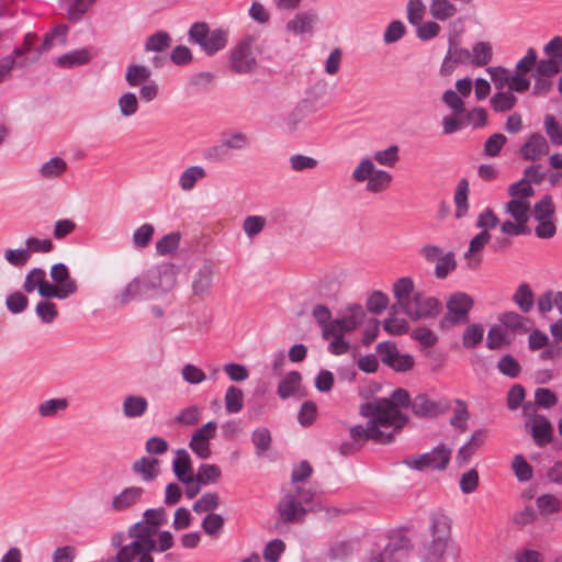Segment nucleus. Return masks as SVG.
<instances>
[{
	"label": "nucleus",
	"instance_id": "nucleus-1",
	"mask_svg": "<svg viewBox=\"0 0 562 562\" xmlns=\"http://www.w3.org/2000/svg\"><path fill=\"white\" fill-rule=\"evenodd\" d=\"M412 398L407 390L397 387L390 397L374 398L360 406V414L370 418L366 427L356 425L350 428V437L356 442L372 440L375 443L393 442L395 435L408 423L401 407H411Z\"/></svg>",
	"mask_w": 562,
	"mask_h": 562
},
{
	"label": "nucleus",
	"instance_id": "nucleus-2",
	"mask_svg": "<svg viewBox=\"0 0 562 562\" xmlns=\"http://www.w3.org/2000/svg\"><path fill=\"white\" fill-rule=\"evenodd\" d=\"M176 282L177 276L172 266L153 267L131 280L113 301L116 307H123L135 300H156L169 293Z\"/></svg>",
	"mask_w": 562,
	"mask_h": 562
},
{
	"label": "nucleus",
	"instance_id": "nucleus-3",
	"mask_svg": "<svg viewBox=\"0 0 562 562\" xmlns=\"http://www.w3.org/2000/svg\"><path fill=\"white\" fill-rule=\"evenodd\" d=\"M158 531L145 520L128 527L127 537L133 541L125 544L115 555L116 562H154L151 553L157 549L154 537Z\"/></svg>",
	"mask_w": 562,
	"mask_h": 562
},
{
	"label": "nucleus",
	"instance_id": "nucleus-4",
	"mask_svg": "<svg viewBox=\"0 0 562 562\" xmlns=\"http://www.w3.org/2000/svg\"><path fill=\"white\" fill-rule=\"evenodd\" d=\"M191 44L199 45L209 56L216 54L227 45V32L222 29L210 30L205 22H195L188 32Z\"/></svg>",
	"mask_w": 562,
	"mask_h": 562
},
{
	"label": "nucleus",
	"instance_id": "nucleus-5",
	"mask_svg": "<svg viewBox=\"0 0 562 562\" xmlns=\"http://www.w3.org/2000/svg\"><path fill=\"white\" fill-rule=\"evenodd\" d=\"M474 306V300L464 292L451 294L446 303L447 313L440 319L442 330L469 323V313Z\"/></svg>",
	"mask_w": 562,
	"mask_h": 562
},
{
	"label": "nucleus",
	"instance_id": "nucleus-6",
	"mask_svg": "<svg viewBox=\"0 0 562 562\" xmlns=\"http://www.w3.org/2000/svg\"><path fill=\"white\" fill-rule=\"evenodd\" d=\"M451 459V449L440 443L436 446L430 452L415 454L406 458L403 463L411 469L417 471H425L434 469L442 471L447 469Z\"/></svg>",
	"mask_w": 562,
	"mask_h": 562
},
{
	"label": "nucleus",
	"instance_id": "nucleus-7",
	"mask_svg": "<svg viewBox=\"0 0 562 562\" xmlns=\"http://www.w3.org/2000/svg\"><path fill=\"white\" fill-rule=\"evenodd\" d=\"M254 42L252 36H246L231 50L229 66L234 72L249 74L257 68V60L252 52Z\"/></svg>",
	"mask_w": 562,
	"mask_h": 562
},
{
	"label": "nucleus",
	"instance_id": "nucleus-8",
	"mask_svg": "<svg viewBox=\"0 0 562 562\" xmlns=\"http://www.w3.org/2000/svg\"><path fill=\"white\" fill-rule=\"evenodd\" d=\"M432 541L427 548V562H440L450 536V526L446 516L434 517L431 522Z\"/></svg>",
	"mask_w": 562,
	"mask_h": 562
},
{
	"label": "nucleus",
	"instance_id": "nucleus-9",
	"mask_svg": "<svg viewBox=\"0 0 562 562\" xmlns=\"http://www.w3.org/2000/svg\"><path fill=\"white\" fill-rule=\"evenodd\" d=\"M375 350L382 363L396 372H407L414 367L413 356L401 353L397 346L392 341L379 342Z\"/></svg>",
	"mask_w": 562,
	"mask_h": 562
},
{
	"label": "nucleus",
	"instance_id": "nucleus-10",
	"mask_svg": "<svg viewBox=\"0 0 562 562\" xmlns=\"http://www.w3.org/2000/svg\"><path fill=\"white\" fill-rule=\"evenodd\" d=\"M409 304V319L414 322L435 318L442 312V304L437 297L425 296L420 292L414 293Z\"/></svg>",
	"mask_w": 562,
	"mask_h": 562
},
{
	"label": "nucleus",
	"instance_id": "nucleus-11",
	"mask_svg": "<svg viewBox=\"0 0 562 562\" xmlns=\"http://www.w3.org/2000/svg\"><path fill=\"white\" fill-rule=\"evenodd\" d=\"M451 407V402L447 398L432 401L425 393L416 395L412 400L411 409L417 417L435 418L448 412Z\"/></svg>",
	"mask_w": 562,
	"mask_h": 562
},
{
	"label": "nucleus",
	"instance_id": "nucleus-12",
	"mask_svg": "<svg viewBox=\"0 0 562 562\" xmlns=\"http://www.w3.org/2000/svg\"><path fill=\"white\" fill-rule=\"evenodd\" d=\"M277 510L282 524H301L308 508L302 506L293 493H285L279 501Z\"/></svg>",
	"mask_w": 562,
	"mask_h": 562
},
{
	"label": "nucleus",
	"instance_id": "nucleus-13",
	"mask_svg": "<svg viewBox=\"0 0 562 562\" xmlns=\"http://www.w3.org/2000/svg\"><path fill=\"white\" fill-rule=\"evenodd\" d=\"M216 429V422L211 420L193 432L189 447L200 459L210 458L211 448L209 441L215 437Z\"/></svg>",
	"mask_w": 562,
	"mask_h": 562
},
{
	"label": "nucleus",
	"instance_id": "nucleus-14",
	"mask_svg": "<svg viewBox=\"0 0 562 562\" xmlns=\"http://www.w3.org/2000/svg\"><path fill=\"white\" fill-rule=\"evenodd\" d=\"M469 63H471L470 50L459 47L457 41L450 37L448 50L440 67V74L442 76H450L454 71L457 65H467Z\"/></svg>",
	"mask_w": 562,
	"mask_h": 562
},
{
	"label": "nucleus",
	"instance_id": "nucleus-15",
	"mask_svg": "<svg viewBox=\"0 0 562 562\" xmlns=\"http://www.w3.org/2000/svg\"><path fill=\"white\" fill-rule=\"evenodd\" d=\"M144 494L140 486H127L112 497L110 508L114 513L127 512L142 501Z\"/></svg>",
	"mask_w": 562,
	"mask_h": 562
},
{
	"label": "nucleus",
	"instance_id": "nucleus-16",
	"mask_svg": "<svg viewBox=\"0 0 562 562\" xmlns=\"http://www.w3.org/2000/svg\"><path fill=\"white\" fill-rule=\"evenodd\" d=\"M550 145L540 133H532L528 140L520 147L519 153L525 160L535 161L541 156L548 155Z\"/></svg>",
	"mask_w": 562,
	"mask_h": 562
},
{
	"label": "nucleus",
	"instance_id": "nucleus-17",
	"mask_svg": "<svg viewBox=\"0 0 562 562\" xmlns=\"http://www.w3.org/2000/svg\"><path fill=\"white\" fill-rule=\"evenodd\" d=\"M407 557V547L404 544L403 538L390 542L384 550L366 562H404Z\"/></svg>",
	"mask_w": 562,
	"mask_h": 562
},
{
	"label": "nucleus",
	"instance_id": "nucleus-18",
	"mask_svg": "<svg viewBox=\"0 0 562 562\" xmlns=\"http://www.w3.org/2000/svg\"><path fill=\"white\" fill-rule=\"evenodd\" d=\"M176 458L172 461V472L179 482L192 480L193 467L189 452L186 449H177Z\"/></svg>",
	"mask_w": 562,
	"mask_h": 562
},
{
	"label": "nucleus",
	"instance_id": "nucleus-19",
	"mask_svg": "<svg viewBox=\"0 0 562 562\" xmlns=\"http://www.w3.org/2000/svg\"><path fill=\"white\" fill-rule=\"evenodd\" d=\"M498 322L505 327L510 334L522 335L530 329L531 322L521 316L516 312H505L498 316Z\"/></svg>",
	"mask_w": 562,
	"mask_h": 562
},
{
	"label": "nucleus",
	"instance_id": "nucleus-20",
	"mask_svg": "<svg viewBox=\"0 0 562 562\" xmlns=\"http://www.w3.org/2000/svg\"><path fill=\"white\" fill-rule=\"evenodd\" d=\"M531 435L536 445L542 447L552 440L553 427L543 415H535L531 425Z\"/></svg>",
	"mask_w": 562,
	"mask_h": 562
},
{
	"label": "nucleus",
	"instance_id": "nucleus-21",
	"mask_svg": "<svg viewBox=\"0 0 562 562\" xmlns=\"http://www.w3.org/2000/svg\"><path fill=\"white\" fill-rule=\"evenodd\" d=\"M148 409V401L142 395L128 394L124 397L122 404L123 415L126 418H139Z\"/></svg>",
	"mask_w": 562,
	"mask_h": 562
},
{
	"label": "nucleus",
	"instance_id": "nucleus-22",
	"mask_svg": "<svg viewBox=\"0 0 562 562\" xmlns=\"http://www.w3.org/2000/svg\"><path fill=\"white\" fill-rule=\"evenodd\" d=\"M316 21V14L311 12H300L286 22L285 29L295 35L310 33L312 32Z\"/></svg>",
	"mask_w": 562,
	"mask_h": 562
},
{
	"label": "nucleus",
	"instance_id": "nucleus-23",
	"mask_svg": "<svg viewBox=\"0 0 562 562\" xmlns=\"http://www.w3.org/2000/svg\"><path fill=\"white\" fill-rule=\"evenodd\" d=\"M514 339V335L510 334L503 325H493L487 333L486 346L491 350L499 349L503 346H509Z\"/></svg>",
	"mask_w": 562,
	"mask_h": 562
},
{
	"label": "nucleus",
	"instance_id": "nucleus-24",
	"mask_svg": "<svg viewBox=\"0 0 562 562\" xmlns=\"http://www.w3.org/2000/svg\"><path fill=\"white\" fill-rule=\"evenodd\" d=\"M92 56L89 48L75 49L59 56L56 59V65L64 68H74L88 64Z\"/></svg>",
	"mask_w": 562,
	"mask_h": 562
},
{
	"label": "nucleus",
	"instance_id": "nucleus-25",
	"mask_svg": "<svg viewBox=\"0 0 562 562\" xmlns=\"http://www.w3.org/2000/svg\"><path fill=\"white\" fill-rule=\"evenodd\" d=\"M159 465L158 459H150L143 457L137 459L133 465L132 470L139 474L145 482H150L155 480L158 475L157 467Z\"/></svg>",
	"mask_w": 562,
	"mask_h": 562
},
{
	"label": "nucleus",
	"instance_id": "nucleus-26",
	"mask_svg": "<svg viewBox=\"0 0 562 562\" xmlns=\"http://www.w3.org/2000/svg\"><path fill=\"white\" fill-rule=\"evenodd\" d=\"M213 272L210 267L204 266L200 269L192 280V293L202 297L206 295L211 289Z\"/></svg>",
	"mask_w": 562,
	"mask_h": 562
},
{
	"label": "nucleus",
	"instance_id": "nucleus-27",
	"mask_svg": "<svg viewBox=\"0 0 562 562\" xmlns=\"http://www.w3.org/2000/svg\"><path fill=\"white\" fill-rule=\"evenodd\" d=\"M38 294L45 299H58L66 300L74 294V285L65 284L64 286H58L57 284L49 283L46 279L43 281L41 286L37 290Z\"/></svg>",
	"mask_w": 562,
	"mask_h": 562
},
{
	"label": "nucleus",
	"instance_id": "nucleus-28",
	"mask_svg": "<svg viewBox=\"0 0 562 562\" xmlns=\"http://www.w3.org/2000/svg\"><path fill=\"white\" fill-rule=\"evenodd\" d=\"M301 381L302 375L299 371L288 372L285 376L279 382L278 395L283 400L293 396L299 390Z\"/></svg>",
	"mask_w": 562,
	"mask_h": 562
},
{
	"label": "nucleus",
	"instance_id": "nucleus-29",
	"mask_svg": "<svg viewBox=\"0 0 562 562\" xmlns=\"http://www.w3.org/2000/svg\"><path fill=\"white\" fill-rule=\"evenodd\" d=\"M537 305L541 315L549 313L553 307H557L562 314V291H546L538 297Z\"/></svg>",
	"mask_w": 562,
	"mask_h": 562
},
{
	"label": "nucleus",
	"instance_id": "nucleus-30",
	"mask_svg": "<svg viewBox=\"0 0 562 562\" xmlns=\"http://www.w3.org/2000/svg\"><path fill=\"white\" fill-rule=\"evenodd\" d=\"M513 301L522 313H529L535 305V294L530 285L528 283L519 284L513 295Z\"/></svg>",
	"mask_w": 562,
	"mask_h": 562
},
{
	"label": "nucleus",
	"instance_id": "nucleus-31",
	"mask_svg": "<svg viewBox=\"0 0 562 562\" xmlns=\"http://www.w3.org/2000/svg\"><path fill=\"white\" fill-rule=\"evenodd\" d=\"M206 177V171L201 166H191L182 171L179 177V186L183 191H191L196 182Z\"/></svg>",
	"mask_w": 562,
	"mask_h": 562
},
{
	"label": "nucleus",
	"instance_id": "nucleus-32",
	"mask_svg": "<svg viewBox=\"0 0 562 562\" xmlns=\"http://www.w3.org/2000/svg\"><path fill=\"white\" fill-rule=\"evenodd\" d=\"M468 195H469V182L465 178H462L459 181L456 193H454L456 217L457 218H462L468 213V210H469Z\"/></svg>",
	"mask_w": 562,
	"mask_h": 562
},
{
	"label": "nucleus",
	"instance_id": "nucleus-33",
	"mask_svg": "<svg viewBox=\"0 0 562 562\" xmlns=\"http://www.w3.org/2000/svg\"><path fill=\"white\" fill-rule=\"evenodd\" d=\"M562 71V56H552L548 59H541L537 63L533 77L550 78Z\"/></svg>",
	"mask_w": 562,
	"mask_h": 562
},
{
	"label": "nucleus",
	"instance_id": "nucleus-34",
	"mask_svg": "<svg viewBox=\"0 0 562 562\" xmlns=\"http://www.w3.org/2000/svg\"><path fill=\"white\" fill-rule=\"evenodd\" d=\"M151 76V71L144 65H130L125 72V80L130 87H138L146 82Z\"/></svg>",
	"mask_w": 562,
	"mask_h": 562
},
{
	"label": "nucleus",
	"instance_id": "nucleus-35",
	"mask_svg": "<svg viewBox=\"0 0 562 562\" xmlns=\"http://www.w3.org/2000/svg\"><path fill=\"white\" fill-rule=\"evenodd\" d=\"M493 56V49L487 42H477L472 47L471 64L477 67L486 66Z\"/></svg>",
	"mask_w": 562,
	"mask_h": 562
},
{
	"label": "nucleus",
	"instance_id": "nucleus-36",
	"mask_svg": "<svg viewBox=\"0 0 562 562\" xmlns=\"http://www.w3.org/2000/svg\"><path fill=\"white\" fill-rule=\"evenodd\" d=\"M172 38L166 31H158L147 37L145 42L146 52H165L171 46Z\"/></svg>",
	"mask_w": 562,
	"mask_h": 562
},
{
	"label": "nucleus",
	"instance_id": "nucleus-37",
	"mask_svg": "<svg viewBox=\"0 0 562 562\" xmlns=\"http://www.w3.org/2000/svg\"><path fill=\"white\" fill-rule=\"evenodd\" d=\"M392 181V175L385 170H376L367 182V191L381 193L385 191Z\"/></svg>",
	"mask_w": 562,
	"mask_h": 562
},
{
	"label": "nucleus",
	"instance_id": "nucleus-38",
	"mask_svg": "<svg viewBox=\"0 0 562 562\" xmlns=\"http://www.w3.org/2000/svg\"><path fill=\"white\" fill-rule=\"evenodd\" d=\"M69 402L67 398H49L42 402L38 407V414L41 417H53L59 412H64L68 408Z\"/></svg>",
	"mask_w": 562,
	"mask_h": 562
},
{
	"label": "nucleus",
	"instance_id": "nucleus-39",
	"mask_svg": "<svg viewBox=\"0 0 562 562\" xmlns=\"http://www.w3.org/2000/svg\"><path fill=\"white\" fill-rule=\"evenodd\" d=\"M67 170V162L60 157H53L42 165L40 173L45 179L60 177Z\"/></svg>",
	"mask_w": 562,
	"mask_h": 562
},
{
	"label": "nucleus",
	"instance_id": "nucleus-40",
	"mask_svg": "<svg viewBox=\"0 0 562 562\" xmlns=\"http://www.w3.org/2000/svg\"><path fill=\"white\" fill-rule=\"evenodd\" d=\"M457 13V8L449 0H431L430 14L439 21L448 20Z\"/></svg>",
	"mask_w": 562,
	"mask_h": 562
},
{
	"label": "nucleus",
	"instance_id": "nucleus-41",
	"mask_svg": "<svg viewBox=\"0 0 562 562\" xmlns=\"http://www.w3.org/2000/svg\"><path fill=\"white\" fill-rule=\"evenodd\" d=\"M225 408L228 414H236L243 409L244 393L240 389L231 385L225 393Z\"/></svg>",
	"mask_w": 562,
	"mask_h": 562
},
{
	"label": "nucleus",
	"instance_id": "nucleus-42",
	"mask_svg": "<svg viewBox=\"0 0 562 562\" xmlns=\"http://www.w3.org/2000/svg\"><path fill=\"white\" fill-rule=\"evenodd\" d=\"M251 441L256 449V454L258 457L263 456L271 446V434L267 427H259L254 430L251 435Z\"/></svg>",
	"mask_w": 562,
	"mask_h": 562
},
{
	"label": "nucleus",
	"instance_id": "nucleus-43",
	"mask_svg": "<svg viewBox=\"0 0 562 562\" xmlns=\"http://www.w3.org/2000/svg\"><path fill=\"white\" fill-rule=\"evenodd\" d=\"M221 142L225 149L241 150L250 145L249 137L243 132L228 133L225 132L222 135Z\"/></svg>",
	"mask_w": 562,
	"mask_h": 562
},
{
	"label": "nucleus",
	"instance_id": "nucleus-44",
	"mask_svg": "<svg viewBox=\"0 0 562 562\" xmlns=\"http://www.w3.org/2000/svg\"><path fill=\"white\" fill-rule=\"evenodd\" d=\"M50 278L58 286H64L65 284H72L74 294L78 290L76 280L70 277L68 268L63 262H58L52 266Z\"/></svg>",
	"mask_w": 562,
	"mask_h": 562
},
{
	"label": "nucleus",
	"instance_id": "nucleus-45",
	"mask_svg": "<svg viewBox=\"0 0 562 562\" xmlns=\"http://www.w3.org/2000/svg\"><path fill=\"white\" fill-rule=\"evenodd\" d=\"M539 514L549 516L562 509L561 501L553 494H543L537 498Z\"/></svg>",
	"mask_w": 562,
	"mask_h": 562
},
{
	"label": "nucleus",
	"instance_id": "nucleus-46",
	"mask_svg": "<svg viewBox=\"0 0 562 562\" xmlns=\"http://www.w3.org/2000/svg\"><path fill=\"white\" fill-rule=\"evenodd\" d=\"M491 105L495 112H507L510 111L517 102V98L509 91L496 92L490 100Z\"/></svg>",
	"mask_w": 562,
	"mask_h": 562
},
{
	"label": "nucleus",
	"instance_id": "nucleus-47",
	"mask_svg": "<svg viewBox=\"0 0 562 562\" xmlns=\"http://www.w3.org/2000/svg\"><path fill=\"white\" fill-rule=\"evenodd\" d=\"M414 281L411 277H402L393 284V295L396 300L411 301L414 295Z\"/></svg>",
	"mask_w": 562,
	"mask_h": 562
},
{
	"label": "nucleus",
	"instance_id": "nucleus-48",
	"mask_svg": "<svg viewBox=\"0 0 562 562\" xmlns=\"http://www.w3.org/2000/svg\"><path fill=\"white\" fill-rule=\"evenodd\" d=\"M484 336V327L482 324L474 323L469 325L462 336V345L467 349L476 347Z\"/></svg>",
	"mask_w": 562,
	"mask_h": 562
},
{
	"label": "nucleus",
	"instance_id": "nucleus-49",
	"mask_svg": "<svg viewBox=\"0 0 562 562\" xmlns=\"http://www.w3.org/2000/svg\"><path fill=\"white\" fill-rule=\"evenodd\" d=\"M181 235L179 232L170 233L161 237L156 243V251L160 256H166L175 252L180 244Z\"/></svg>",
	"mask_w": 562,
	"mask_h": 562
},
{
	"label": "nucleus",
	"instance_id": "nucleus-50",
	"mask_svg": "<svg viewBox=\"0 0 562 562\" xmlns=\"http://www.w3.org/2000/svg\"><path fill=\"white\" fill-rule=\"evenodd\" d=\"M530 203L527 200L513 199L506 205V211L516 222H528Z\"/></svg>",
	"mask_w": 562,
	"mask_h": 562
},
{
	"label": "nucleus",
	"instance_id": "nucleus-51",
	"mask_svg": "<svg viewBox=\"0 0 562 562\" xmlns=\"http://www.w3.org/2000/svg\"><path fill=\"white\" fill-rule=\"evenodd\" d=\"M220 505V496L215 492H207L201 496L196 502H194L192 509L196 514L202 513H212Z\"/></svg>",
	"mask_w": 562,
	"mask_h": 562
},
{
	"label": "nucleus",
	"instance_id": "nucleus-52",
	"mask_svg": "<svg viewBox=\"0 0 562 562\" xmlns=\"http://www.w3.org/2000/svg\"><path fill=\"white\" fill-rule=\"evenodd\" d=\"M221 469L216 464L203 463L199 467L198 473L194 477L203 485L215 483L221 477Z\"/></svg>",
	"mask_w": 562,
	"mask_h": 562
},
{
	"label": "nucleus",
	"instance_id": "nucleus-53",
	"mask_svg": "<svg viewBox=\"0 0 562 562\" xmlns=\"http://www.w3.org/2000/svg\"><path fill=\"white\" fill-rule=\"evenodd\" d=\"M543 126L550 142L555 146H562V126L552 114L544 116Z\"/></svg>",
	"mask_w": 562,
	"mask_h": 562
},
{
	"label": "nucleus",
	"instance_id": "nucleus-54",
	"mask_svg": "<svg viewBox=\"0 0 562 562\" xmlns=\"http://www.w3.org/2000/svg\"><path fill=\"white\" fill-rule=\"evenodd\" d=\"M457 268V261L454 258V254L449 251L445 255H441L437 259L435 276L438 279H446L447 276Z\"/></svg>",
	"mask_w": 562,
	"mask_h": 562
},
{
	"label": "nucleus",
	"instance_id": "nucleus-55",
	"mask_svg": "<svg viewBox=\"0 0 562 562\" xmlns=\"http://www.w3.org/2000/svg\"><path fill=\"white\" fill-rule=\"evenodd\" d=\"M117 106L120 109V113L123 115V116H132L134 115L138 109H139V103H138V99L136 97L135 93L133 92H125L123 93L119 100H117Z\"/></svg>",
	"mask_w": 562,
	"mask_h": 562
},
{
	"label": "nucleus",
	"instance_id": "nucleus-56",
	"mask_svg": "<svg viewBox=\"0 0 562 562\" xmlns=\"http://www.w3.org/2000/svg\"><path fill=\"white\" fill-rule=\"evenodd\" d=\"M499 372L508 378L515 379L521 372L519 362L512 356L505 355L497 362Z\"/></svg>",
	"mask_w": 562,
	"mask_h": 562
},
{
	"label": "nucleus",
	"instance_id": "nucleus-57",
	"mask_svg": "<svg viewBox=\"0 0 562 562\" xmlns=\"http://www.w3.org/2000/svg\"><path fill=\"white\" fill-rule=\"evenodd\" d=\"M389 304V296L382 291H374L367 300V308L374 315H379L385 311Z\"/></svg>",
	"mask_w": 562,
	"mask_h": 562
},
{
	"label": "nucleus",
	"instance_id": "nucleus-58",
	"mask_svg": "<svg viewBox=\"0 0 562 562\" xmlns=\"http://www.w3.org/2000/svg\"><path fill=\"white\" fill-rule=\"evenodd\" d=\"M512 468L518 481L527 482L532 477V467L521 454H516L512 462Z\"/></svg>",
	"mask_w": 562,
	"mask_h": 562
},
{
	"label": "nucleus",
	"instance_id": "nucleus-59",
	"mask_svg": "<svg viewBox=\"0 0 562 562\" xmlns=\"http://www.w3.org/2000/svg\"><path fill=\"white\" fill-rule=\"evenodd\" d=\"M458 408L453 416L450 418V425L460 431H465L468 428L467 422L470 418V414L467 408V404L462 400H456Z\"/></svg>",
	"mask_w": 562,
	"mask_h": 562
},
{
	"label": "nucleus",
	"instance_id": "nucleus-60",
	"mask_svg": "<svg viewBox=\"0 0 562 562\" xmlns=\"http://www.w3.org/2000/svg\"><path fill=\"white\" fill-rule=\"evenodd\" d=\"M35 313L44 324H52L58 316L56 304L49 301L38 302Z\"/></svg>",
	"mask_w": 562,
	"mask_h": 562
},
{
	"label": "nucleus",
	"instance_id": "nucleus-61",
	"mask_svg": "<svg viewBox=\"0 0 562 562\" xmlns=\"http://www.w3.org/2000/svg\"><path fill=\"white\" fill-rule=\"evenodd\" d=\"M155 233L154 225L143 224L133 234V244L136 248H145L149 245Z\"/></svg>",
	"mask_w": 562,
	"mask_h": 562
},
{
	"label": "nucleus",
	"instance_id": "nucleus-62",
	"mask_svg": "<svg viewBox=\"0 0 562 562\" xmlns=\"http://www.w3.org/2000/svg\"><path fill=\"white\" fill-rule=\"evenodd\" d=\"M46 279V272L42 268H33L25 276L23 290L26 293H32L35 289L38 290V286Z\"/></svg>",
	"mask_w": 562,
	"mask_h": 562
},
{
	"label": "nucleus",
	"instance_id": "nucleus-63",
	"mask_svg": "<svg viewBox=\"0 0 562 562\" xmlns=\"http://www.w3.org/2000/svg\"><path fill=\"white\" fill-rule=\"evenodd\" d=\"M554 214V204L552 202L551 195H544L539 202H537L533 206V216L537 221L539 220H549Z\"/></svg>",
	"mask_w": 562,
	"mask_h": 562
},
{
	"label": "nucleus",
	"instance_id": "nucleus-64",
	"mask_svg": "<svg viewBox=\"0 0 562 562\" xmlns=\"http://www.w3.org/2000/svg\"><path fill=\"white\" fill-rule=\"evenodd\" d=\"M285 550V543L281 539H273L269 541L263 549V559L267 562H278L281 554Z\"/></svg>",
	"mask_w": 562,
	"mask_h": 562
}]
</instances>
